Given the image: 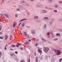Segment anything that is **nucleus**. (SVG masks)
Listing matches in <instances>:
<instances>
[{"instance_id":"nucleus-38","label":"nucleus","mask_w":62,"mask_h":62,"mask_svg":"<svg viewBox=\"0 0 62 62\" xmlns=\"http://www.w3.org/2000/svg\"><path fill=\"white\" fill-rule=\"evenodd\" d=\"M32 39H35V38H33Z\"/></svg>"},{"instance_id":"nucleus-45","label":"nucleus","mask_w":62,"mask_h":62,"mask_svg":"<svg viewBox=\"0 0 62 62\" xmlns=\"http://www.w3.org/2000/svg\"><path fill=\"white\" fill-rule=\"evenodd\" d=\"M17 10H20V9H17Z\"/></svg>"},{"instance_id":"nucleus-29","label":"nucleus","mask_w":62,"mask_h":62,"mask_svg":"<svg viewBox=\"0 0 62 62\" xmlns=\"http://www.w3.org/2000/svg\"><path fill=\"white\" fill-rule=\"evenodd\" d=\"M15 53H16V54H18V52L17 51H16L15 52Z\"/></svg>"},{"instance_id":"nucleus-37","label":"nucleus","mask_w":62,"mask_h":62,"mask_svg":"<svg viewBox=\"0 0 62 62\" xmlns=\"http://www.w3.org/2000/svg\"><path fill=\"white\" fill-rule=\"evenodd\" d=\"M5 50H6V49H7V48H6V46L5 47Z\"/></svg>"},{"instance_id":"nucleus-40","label":"nucleus","mask_w":62,"mask_h":62,"mask_svg":"<svg viewBox=\"0 0 62 62\" xmlns=\"http://www.w3.org/2000/svg\"><path fill=\"white\" fill-rule=\"evenodd\" d=\"M37 45H38V44L36 43V46H37Z\"/></svg>"},{"instance_id":"nucleus-16","label":"nucleus","mask_w":62,"mask_h":62,"mask_svg":"<svg viewBox=\"0 0 62 62\" xmlns=\"http://www.w3.org/2000/svg\"><path fill=\"white\" fill-rule=\"evenodd\" d=\"M1 55H2V52H0V57H1Z\"/></svg>"},{"instance_id":"nucleus-30","label":"nucleus","mask_w":62,"mask_h":62,"mask_svg":"<svg viewBox=\"0 0 62 62\" xmlns=\"http://www.w3.org/2000/svg\"><path fill=\"white\" fill-rule=\"evenodd\" d=\"M0 39H3V38L2 37H0Z\"/></svg>"},{"instance_id":"nucleus-34","label":"nucleus","mask_w":62,"mask_h":62,"mask_svg":"<svg viewBox=\"0 0 62 62\" xmlns=\"http://www.w3.org/2000/svg\"><path fill=\"white\" fill-rule=\"evenodd\" d=\"M52 21H54V19H52Z\"/></svg>"},{"instance_id":"nucleus-6","label":"nucleus","mask_w":62,"mask_h":62,"mask_svg":"<svg viewBox=\"0 0 62 62\" xmlns=\"http://www.w3.org/2000/svg\"><path fill=\"white\" fill-rule=\"evenodd\" d=\"M47 27H46V24H45L44 26V29H46Z\"/></svg>"},{"instance_id":"nucleus-28","label":"nucleus","mask_w":62,"mask_h":62,"mask_svg":"<svg viewBox=\"0 0 62 62\" xmlns=\"http://www.w3.org/2000/svg\"><path fill=\"white\" fill-rule=\"evenodd\" d=\"M59 3H60V4H61L62 3V1H59Z\"/></svg>"},{"instance_id":"nucleus-19","label":"nucleus","mask_w":62,"mask_h":62,"mask_svg":"<svg viewBox=\"0 0 62 62\" xmlns=\"http://www.w3.org/2000/svg\"><path fill=\"white\" fill-rule=\"evenodd\" d=\"M17 16H18V15H17V14H16L15 15V16L16 17H17Z\"/></svg>"},{"instance_id":"nucleus-20","label":"nucleus","mask_w":62,"mask_h":62,"mask_svg":"<svg viewBox=\"0 0 62 62\" xmlns=\"http://www.w3.org/2000/svg\"><path fill=\"white\" fill-rule=\"evenodd\" d=\"M55 7L56 8H57L58 7V6L57 5H55Z\"/></svg>"},{"instance_id":"nucleus-51","label":"nucleus","mask_w":62,"mask_h":62,"mask_svg":"<svg viewBox=\"0 0 62 62\" xmlns=\"http://www.w3.org/2000/svg\"><path fill=\"white\" fill-rule=\"evenodd\" d=\"M21 23H22V22H21V23H19L20 24H21Z\"/></svg>"},{"instance_id":"nucleus-50","label":"nucleus","mask_w":62,"mask_h":62,"mask_svg":"<svg viewBox=\"0 0 62 62\" xmlns=\"http://www.w3.org/2000/svg\"><path fill=\"white\" fill-rule=\"evenodd\" d=\"M23 34H22V33H20V34L21 35H22Z\"/></svg>"},{"instance_id":"nucleus-53","label":"nucleus","mask_w":62,"mask_h":62,"mask_svg":"<svg viewBox=\"0 0 62 62\" xmlns=\"http://www.w3.org/2000/svg\"><path fill=\"white\" fill-rule=\"evenodd\" d=\"M4 18H5V19L6 18L5 17V16H4Z\"/></svg>"},{"instance_id":"nucleus-15","label":"nucleus","mask_w":62,"mask_h":62,"mask_svg":"<svg viewBox=\"0 0 62 62\" xmlns=\"http://www.w3.org/2000/svg\"><path fill=\"white\" fill-rule=\"evenodd\" d=\"M24 34H25V35H26V36H28V35H27V34H26V32H24Z\"/></svg>"},{"instance_id":"nucleus-5","label":"nucleus","mask_w":62,"mask_h":62,"mask_svg":"<svg viewBox=\"0 0 62 62\" xmlns=\"http://www.w3.org/2000/svg\"><path fill=\"white\" fill-rule=\"evenodd\" d=\"M38 18L39 17H38V16H34V19H38Z\"/></svg>"},{"instance_id":"nucleus-42","label":"nucleus","mask_w":62,"mask_h":62,"mask_svg":"<svg viewBox=\"0 0 62 62\" xmlns=\"http://www.w3.org/2000/svg\"><path fill=\"white\" fill-rule=\"evenodd\" d=\"M29 62H30V59H29Z\"/></svg>"},{"instance_id":"nucleus-55","label":"nucleus","mask_w":62,"mask_h":62,"mask_svg":"<svg viewBox=\"0 0 62 62\" xmlns=\"http://www.w3.org/2000/svg\"><path fill=\"white\" fill-rule=\"evenodd\" d=\"M6 46H7V45H6Z\"/></svg>"},{"instance_id":"nucleus-44","label":"nucleus","mask_w":62,"mask_h":62,"mask_svg":"<svg viewBox=\"0 0 62 62\" xmlns=\"http://www.w3.org/2000/svg\"><path fill=\"white\" fill-rule=\"evenodd\" d=\"M2 2H4V0H3L2 1Z\"/></svg>"},{"instance_id":"nucleus-35","label":"nucleus","mask_w":62,"mask_h":62,"mask_svg":"<svg viewBox=\"0 0 62 62\" xmlns=\"http://www.w3.org/2000/svg\"><path fill=\"white\" fill-rule=\"evenodd\" d=\"M28 41L29 42H31V40H28Z\"/></svg>"},{"instance_id":"nucleus-13","label":"nucleus","mask_w":62,"mask_h":62,"mask_svg":"<svg viewBox=\"0 0 62 62\" xmlns=\"http://www.w3.org/2000/svg\"><path fill=\"white\" fill-rule=\"evenodd\" d=\"M25 25V24H24V23H23V24H22V25L21 26H22V27H23V26Z\"/></svg>"},{"instance_id":"nucleus-31","label":"nucleus","mask_w":62,"mask_h":62,"mask_svg":"<svg viewBox=\"0 0 62 62\" xmlns=\"http://www.w3.org/2000/svg\"><path fill=\"white\" fill-rule=\"evenodd\" d=\"M42 40H43V41H46L45 40H44V39H42Z\"/></svg>"},{"instance_id":"nucleus-1","label":"nucleus","mask_w":62,"mask_h":62,"mask_svg":"<svg viewBox=\"0 0 62 62\" xmlns=\"http://www.w3.org/2000/svg\"><path fill=\"white\" fill-rule=\"evenodd\" d=\"M55 51V52H57V55H59L61 54V52L60 51V50H57L56 49L54 50Z\"/></svg>"},{"instance_id":"nucleus-7","label":"nucleus","mask_w":62,"mask_h":62,"mask_svg":"<svg viewBox=\"0 0 62 62\" xmlns=\"http://www.w3.org/2000/svg\"><path fill=\"white\" fill-rule=\"evenodd\" d=\"M26 20V19H22V20H21L20 21V22H22V21H25Z\"/></svg>"},{"instance_id":"nucleus-39","label":"nucleus","mask_w":62,"mask_h":62,"mask_svg":"<svg viewBox=\"0 0 62 62\" xmlns=\"http://www.w3.org/2000/svg\"><path fill=\"white\" fill-rule=\"evenodd\" d=\"M13 55H12V54H11V56H13Z\"/></svg>"},{"instance_id":"nucleus-25","label":"nucleus","mask_w":62,"mask_h":62,"mask_svg":"<svg viewBox=\"0 0 62 62\" xmlns=\"http://www.w3.org/2000/svg\"><path fill=\"white\" fill-rule=\"evenodd\" d=\"M54 12H57V10H55L54 11Z\"/></svg>"},{"instance_id":"nucleus-26","label":"nucleus","mask_w":62,"mask_h":62,"mask_svg":"<svg viewBox=\"0 0 62 62\" xmlns=\"http://www.w3.org/2000/svg\"><path fill=\"white\" fill-rule=\"evenodd\" d=\"M17 45H21V44L18 43H17Z\"/></svg>"},{"instance_id":"nucleus-18","label":"nucleus","mask_w":62,"mask_h":62,"mask_svg":"<svg viewBox=\"0 0 62 62\" xmlns=\"http://www.w3.org/2000/svg\"><path fill=\"white\" fill-rule=\"evenodd\" d=\"M50 32H48L47 33V34L48 36H49V35H50Z\"/></svg>"},{"instance_id":"nucleus-10","label":"nucleus","mask_w":62,"mask_h":62,"mask_svg":"<svg viewBox=\"0 0 62 62\" xmlns=\"http://www.w3.org/2000/svg\"><path fill=\"white\" fill-rule=\"evenodd\" d=\"M43 12L44 13H47V11L45 10H43Z\"/></svg>"},{"instance_id":"nucleus-2","label":"nucleus","mask_w":62,"mask_h":62,"mask_svg":"<svg viewBox=\"0 0 62 62\" xmlns=\"http://www.w3.org/2000/svg\"><path fill=\"white\" fill-rule=\"evenodd\" d=\"M50 50V49L49 48L45 47L44 49V51L46 53H47L48 51H49V50Z\"/></svg>"},{"instance_id":"nucleus-27","label":"nucleus","mask_w":62,"mask_h":62,"mask_svg":"<svg viewBox=\"0 0 62 62\" xmlns=\"http://www.w3.org/2000/svg\"><path fill=\"white\" fill-rule=\"evenodd\" d=\"M35 21L36 22H39V21L37 20V19Z\"/></svg>"},{"instance_id":"nucleus-33","label":"nucleus","mask_w":62,"mask_h":62,"mask_svg":"<svg viewBox=\"0 0 62 62\" xmlns=\"http://www.w3.org/2000/svg\"><path fill=\"white\" fill-rule=\"evenodd\" d=\"M62 60V59H60V60H59V61L60 62H61V61Z\"/></svg>"},{"instance_id":"nucleus-46","label":"nucleus","mask_w":62,"mask_h":62,"mask_svg":"<svg viewBox=\"0 0 62 62\" xmlns=\"http://www.w3.org/2000/svg\"><path fill=\"white\" fill-rule=\"evenodd\" d=\"M0 22H1V19H0Z\"/></svg>"},{"instance_id":"nucleus-11","label":"nucleus","mask_w":62,"mask_h":62,"mask_svg":"<svg viewBox=\"0 0 62 62\" xmlns=\"http://www.w3.org/2000/svg\"><path fill=\"white\" fill-rule=\"evenodd\" d=\"M13 27H14L15 26H16V24L15 23H14V24L13 25Z\"/></svg>"},{"instance_id":"nucleus-22","label":"nucleus","mask_w":62,"mask_h":62,"mask_svg":"<svg viewBox=\"0 0 62 62\" xmlns=\"http://www.w3.org/2000/svg\"><path fill=\"white\" fill-rule=\"evenodd\" d=\"M2 29V27H1V26H0V31L1 30V29Z\"/></svg>"},{"instance_id":"nucleus-47","label":"nucleus","mask_w":62,"mask_h":62,"mask_svg":"<svg viewBox=\"0 0 62 62\" xmlns=\"http://www.w3.org/2000/svg\"><path fill=\"white\" fill-rule=\"evenodd\" d=\"M10 50H13L12 49H10Z\"/></svg>"},{"instance_id":"nucleus-23","label":"nucleus","mask_w":62,"mask_h":62,"mask_svg":"<svg viewBox=\"0 0 62 62\" xmlns=\"http://www.w3.org/2000/svg\"><path fill=\"white\" fill-rule=\"evenodd\" d=\"M5 37H6V39H7L8 38V35H5Z\"/></svg>"},{"instance_id":"nucleus-3","label":"nucleus","mask_w":62,"mask_h":62,"mask_svg":"<svg viewBox=\"0 0 62 62\" xmlns=\"http://www.w3.org/2000/svg\"><path fill=\"white\" fill-rule=\"evenodd\" d=\"M35 33H36V31H35V30L32 31L31 32V33L32 34H35Z\"/></svg>"},{"instance_id":"nucleus-41","label":"nucleus","mask_w":62,"mask_h":62,"mask_svg":"<svg viewBox=\"0 0 62 62\" xmlns=\"http://www.w3.org/2000/svg\"><path fill=\"white\" fill-rule=\"evenodd\" d=\"M20 49H21V50H23V48H22L21 47L20 48Z\"/></svg>"},{"instance_id":"nucleus-8","label":"nucleus","mask_w":62,"mask_h":62,"mask_svg":"<svg viewBox=\"0 0 62 62\" xmlns=\"http://www.w3.org/2000/svg\"><path fill=\"white\" fill-rule=\"evenodd\" d=\"M36 62H38V58L37 57H36Z\"/></svg>"},{"instance_id":"nucleus-52","label":"nucleus","mask_w":62,"mask_h":62,"mask_svg":"<svg viewBox=\"0 0 62 62\" xmlns=\"http://www.w3.org/2000/svg\"><path fill=\"white\" fill-rule=\"evenodd\" d=\"M20 24H19V25H18V26H20Z\"/></svg>"},{"instance_id":"nucleus-57","label":"nucleus","mask_w":62,"mask_h":62,"mask_svg":"<svg viewBox=\"0 0 62 62\" xmlns=\"http://www.w3.org/2000/svg\"><path fill=\"white\" fill-rule=\"evenodd\" d=\"M38 48H39V47Z\"/></svg>"},{"instance_id":"nucleus-14","label":"nucleus","mask_w":62,"mask_h":62,"mask_svg":"<svg viewBox=\"0 0 62 62\" xmlns=\"http://www.w3.org/2000/svg\"><path fill=\"white\" fill-rule=\"evenodd\" d=\"M48 1L50 3H52V0H49Z\"/></svg>"},{"instance_id":"nucleus-17","label":"nucleus","mask_w":62,"mask_h":62,"mask_svg":"<svg viewBox=\"0 0 62 62\" xmlns=\"http://www.w3.org/2000/svg\"><path fill=\"white\" fill-rule=\"evenodd\" d=\"M56 36H60V34L59 33H57L56 34Z\"/></svg>"},{"instance_id":"nucleus-9","label":"nucleus","mask_w":62,"mask_h":62,"mask_svg":"<svg viewBox=\"0 0 62 62\" xmlns=\"http://www.w3.org/2000/svg\"><path fill=\"white\" fill-rule=\"evenodd\" d=\"M38 52L39 53H41V51L40 50V49H38Z\"/></svg>"},{"instance_id":"nucleus-43","label":"nucleus","mask_w":62,"mask_h":62,"mask_svg":"<svg viewBox=\"0 0 62 62\" xmlns=\"http://www.w3.org/2000/svg\"><path fill=\"white\" fill-rule=\"evenodd\" d=\"M45 8H46V9H47V7H45Z\"/></svg>"},{"instance_id":"nucleus-24","label":"nucleus","mask_w":62,"mask_h":62,"mask_svg":"<svg viewBox=\"0 0 62 62\" xmlns=\"http://www.w3.org/2000/svg\"><path fill=\"white\" fill-rule=\"evenodd\" d=\"M54 40H58V39L56 38L54 39Z\"/></svg>"},{"instance_id":"nucleus-48","label":"nucleus","mask_w":62,"mask_h":62,"mask_svg":"<svg viewBox=\"0 0 62 62\" xmlns=\"http://www.w3.org/2000/svg\"><path fill=\"white\" fill-rule=\"evenodd\" d=\"M31 1H33V0H31Z\"/></svg>"},{"instance_id":"nucleus-49","label":"nucleus","mask_w":62,"mask_h":62,"mask_svg":"<svg viewBox=\"0 0 62 62\" xmlns=\"http://www.w3.org/2000/svg\"><path fill=\"white\" fill-rule=\"evenodd\" d=\"M22 3H24V2H22Z\"/></svg>"},{"instance_id":"nucleus-36","label":"nucleus","mask_w":62,"mask_h":62,"mask_svg":"<svg viewBox=\"0 0 62 62\" xmlns=\"http://www.w3.org/2000/svg\"><path fill=\"white\" fill-rule=\"evenodd\" d=\"M0 35H2V33L1 32H0Z\"/></svg>"},{"instance_id":"nucleus-21","label":"nucleus","mask_w":62,"mask_h":62,"mask_svg":"<svg viewBox=\"0 0 62 62\" xmlns=\"http://www.w3.org/2000/svg\"><path fill=\"white\" fill-rule=\"evenodd\" d=\"M12 47H15V45H12Z\"/></svg>"},{"instance_id":"nucleus-56","label":"nucleus","mask_w":62,"mask_h":62,"mask_svg":"<svg viewBox=\"0 0 62 62\" xmlns=\"http://www.w3.org/2000/svg\"><path fill=\"white\" fill-rule=\"evenodd\" d=\"M12 37V36H10V37Z\"/></svg>"},{"instance_id":"nucleus-12","label":"nucleus","mask_w":62,"mask_h":62,"mask_svg":"<svg viewBox=\"0 0 62 62\" xmlns=\"http://www.w3.org/2000/svg\"><path fill=\"white\" fill-rule=\"evenodd\" d=\"M44 19L45 20H46V19H47V20H48V17H44Z\"/></svg>"},{"instance_id":"nucleus-32","label":"nucleus","mask_w":62,"mask_h":62,"mask_svg":"<svg viewBox=\"0 0 62 62\" xmlns=\"http://www.w3.org/2000/svg\"><path fill=\"white\" fill-rule=\"evenodd\" d=\"M16 46L17 47H19V46H18V45H16Z\"/></svg>"},{"instance_id":"nucleus-4","label":"nucleus","mask_w":62,"mask_h":62,"mask_svg":"<svg viewBox=\"0 0 62 62\" xmlns=\"http://www.w3.org/2000/svg\"><path fill=\"white\" fill-rule=\"evenodd\" d=\"M4 15L6 18H9V16H8V15L7 14H4Z\"/></svg>"},{"instance_id":"nucleus-54","label":"nucleus","mask_w":62,"mask_h":62,"mask_svg":"<svg viewBox=\"0 0 62 62\" xmlns=\"http://www.w3.org/2000/svg\"><path fill=\"white\" fill-rule=\"evenodd\" d=\"M24 36H25V37H26V36L25 35H24Z\"/></svg>"}]
</instances>
